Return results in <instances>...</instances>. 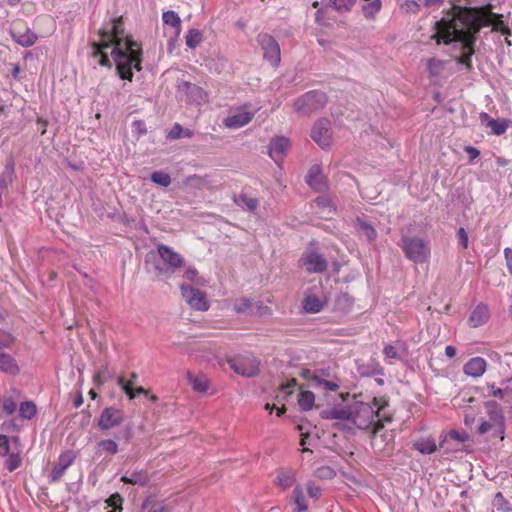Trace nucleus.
I'll return each mask as SVG.
<instances>
[{
  "mask_svg": "<svg viewBox=\"0 0 512 512\" xmlns=\"http://www.w3.org/2000/svg\"><path fill=\"white\" fill-rule=\"evenodd\" d=\"M455 60L458 64L463 65L465 70H467L468 72L472 71L473 65L471 55L462 52V54L460 56H457Z\"/></svg>",
  "mask_w": 512,
  "mask_h": 512,
  "instance_id": "obj_57",
  "label": "nucleus"
},
{
  "mask_svg": "<svg viewBox=\"0 0 512 512\" xmlns=\"http://www.w3.org/2000/svg\"><path fill=\"white\" fill-rule=\"evenodd\" d=\"M0 372L10 376H16L20 373V366L16 359L3 351H0Z\"/></svg>",
  "mask_w": 512,
  "mask_h": 512,
  "instance_id": "obj_24",
  "label": "nucleus"
},
{
  "mask_svg": "<svg viewBox=\"0 0 512 512\" xmlns=\"http://www.w3.org/2000/svg\"><path fill=\"white\" fill-rule=\"evenodd\" d=\"M310 137L322 149H329L332 145L331 121L325 117L316 120L311 128Z\"/></svg>",
  "mask_w": 512,
  "mask_h": 512,
  "instance_id": "obj_10",
  "label": "nucleus"
},
{
  "mask_svg": "<svg viewBox=\"0 0 512 512\" xmlns=\"http://www.w3.org/2000/svg\"><path fill=\"white\" fill-rule=\"evenodd\" d=\"M177 94L188 104L201 105L207 101V93L200 86L189 81L181 80L177 83Z\"/></svg>",
  "mask_w": 512,
  "mask_h": 512,
  "instance_id": "obj_9",
  "label": "nucleus"
},
{
  "mask_svg": "<svg viewBox=\"0 0 512 512\" xmlns=\"http://www.w3.org/2000/svg\"><path fill=\"white\" fill-rule=\"evenodd\" d=\"M111 56L115 64V71L118 77L129 82L133 81V69L140 72L142 70L143 51L127 52L123 49L120 42L116 43L111 51Z\"/></svg>",
  "mask_w": 512,
  "mask_h": 512,
  "instance_id": "obj_2",
  "label": "nucleus"
},
{
  "mask_svg": "<svg viewBox=\"0 0 512 512\" xmlns=\"http://www.w3.org/2000/svg\"><path fill=\"white\" fill-rule=\"evenodd\" d=\"M112 378H113V374L109 371L108 365L104 364L94 374L93 382L99 387V386L103 385L106 381H108Z\"/></svg>",
  "mask_w": 512,
  "mask_h": 512,
  "instance_id": "obj_44",
  "label": "nucleus"
},
{
  "mask_svg": "<svg viewBox=\"0 0 512 512\" xmlns=\"http://www.w3.org/2000/svg\"><path fill=\"white\" fill-rule=\"evenodd\" d=\"M296 482L295 471L292 469H278L275 484L283 490H286Z\"/></svg>",
  "mask_w": 512,
  "mask_h": 512,
  "instance_id": "obj_26",
  "label": "nucleus"
},
{
  "mask_svg": "<svg viewBox=\"0 0 512 512\" xmlns=\"http://www.w3.org/2000/svg\"><path fill=\"white\" fill-rule=\"evenodd\" d=\"M319 416L323 420H341L350 423V404L347 406L334 405L332 407H326L320 410Z\"/></svg>",
  "mask_w": 512,
  "mask_h": 512,
  "instance_id": "obj_17",
  "label": "nucleus"
},
{
  "mask_svg": "<svg viewBox=\"0 0 512 512\" xmlns=\"http://www.w3.org/2000/svg\"><path fill=\"white\" fill-rule=\"evenodd\" d=\"M189 382L192 388L197 392H206L208 389V380L206 377L201 376H193L189 374L188 376Z\"/></svg>",
  "mask_w": 512,
  "mask_h": 512,
  "instance_id": "obj_51",
  "label": "nucleus"
},
{
  "mask_svg": "<svg viewBox=\"0 0 512 512\" xmlns=\"http://www.w3.org/2000/svg\"><path fill=\"white\" fill-rule=\"evenodd\" d=\"M492 432L491 436L496 438V437H499L501 440L504 439V434H499L498 433V428L496 426H494V422L491 421V420H482L478 429H477V432L479 435H483L487 432Z\"/></svg>",
  "mask_w": 512,
  "mask_h": 512,
  "instance_id": "obj_41",
  "label": "nucleus"
},
{
  "mask_svg": "<svg viewBox=\"0 0 512 512\" xmlns=\"http://www.w3.org/2000/svg\"><path fill=\"white\" fill-rule=\"evenodd\" d=\"M122 47L125 51L131 53L136 52V50H142L141 45L132 39V37H126L123 39Z\"/></svg>",
  "mask_w": 512,
  "mask_h": 512,
  "instance_id": "obj_56",
  "label": "nucleus"
},
{
  "mask_svg": "<svg viewBox=\"0 0 512 512\" xmlns=\"http://www.w3.org/2000/svg\"><path fill=\"white\" fill-rule=\"evenodd\" d=\"M111 46V42L110 41H100V42H93L92 43V47H93V50H94V55L95 56H100V59H99V65L100 66H103V67H108V68H111L112 67V62L110 61L109 59V56L107 53L104 52V50L108 49L109 47Z\"/></svg>",
  "mask_w": 512,
  "mask_h": 512,
  "instance_id": "obj_27",
  "label": "nucleus"
},
{
  "mask_svg": "<svg viewBox=\"0 0 512 512\" xmlns=\"http://www.w3.org/2000/svg\"><path fill=\"white\" fill-rule=\"evenodd\" d=\"M157 255L160 259H163L168 264V267L175 273L177 269L184 266V258L174 251L171 247L165 244H159L157 246Z\"/></svg>",
  "mask_w": 512,
  "mask_h": 512,
  "instance_id": "obj_14",
  "label": "nucleus"
},
{
  "mask_svg": "<svg viewBox=\"0 0 512 512\" xmlns=\"http://www.w3.org/2000/svg\"><path fill=\"white\" fill-rule=\"evenodd\" d=\"M300 261L309 273H323L328 267L325 257L315 251L305 252Z\"/></svg>",
  "mask_w": 512,
  "mask_h": 512,
  "instance_id": "obj_13",
  "label": "nucleus"
},
{
  "mask_svg": "<svg viewBox=\"0 0 512 512\" xmlns=\"http://www.w3.org/2000/svg\"><path fill=\"white\" fill-rule=\"evenodd\" d=\"M353 226L359 234L366 237L369 243H373L376 240L378 236L377 231L365 216H356L353 221Z\"/></svg>",
  "mask_w": 512,
  "mask_h": 512,
  "instance_id": "obj_20",
  "label": "nucleus"
},
{
  "mask_svg": "<svg viewBox=\"0 0 512 512\" xmlns=\"http://www.w3.org/2000/svg\"><path fill=\"white\" fill-rule=\"evenodd\" d=\"M123 501V497L118 492H116L108 497L106 503L109 507H112L115 510H123Z\"/></svg>",
  "mask_w": 512,
  "mask_h": 512,
  "instance_id": "obj_54",
  "label": "nucleus"
},
{
  "mask_svg": "<svg viewBox=\"0 0 512 512\" xmlns=\"http://www.w3.org/2000/svg\"><path fill=\"white\" fill-rule=\"evenodd\" d=\"M487 410L489 420L494 422V426L498 428L499 434H505V417L499 404L494 400H489L484 403Z\"/></svg>",
  "mask_w": 512,
  "mask_h": 512,
  "instance_id": "obj_19",
  "label": "nucleus"
},
{
  "mask_svg": "<svg viewBox=\"0 0 512 512\" xmlns=\"http://www.w3.org/2000/svg\"><path fill=\"white\" fill-rule=\"evenodd\" d=\"M490 318V310L485 303H479L470 313L468 325L472 328H478Z\"/></svg>",
  "mask_w": 512,
  "mask_h": 512,
  "instance_id": "obj_21",
  "label": "nucleus"
},
{
  "mask_svg": "<svg viewBox=\"0 0 512 512\" xmlns=\"http://www.w3.org/2000/svg\"><path fill=\"white\" fill-rule=\"evenodd\" d=\"M133 131L137 134L138 137L144 136L147 134L146 124L143 120H134L132 122Z\"/></svg>",
  "mask_w": 512,
  "mask_h": 512,
  "instance_id": "obj_60",
  "label": "nucleus"
},
{
  "mask_svg": "<svg viewBox=\"0 0 512 512\" xmlns=\"http://www.w3.org/2000/svg\"><path fill=\"white\" fill-rule=\"evenodd\" d=\"M234 310L237 313H247V314L253 315L254 311H253L252 299L247 298V297H242V298L238 299L234 306Z\"/></svg>",
  "mask_w": 512,
  "mask_h": 512,
  "instance_id": "obj_49",
  "label": "nucleus"
},
{
  "mask_svg": "<svg viewBox=\"0 0 512 512\" xmlns=\"http://www.w3.org/2000/svg\"><path fill=\"white\" fill-rule=\"evenodd\" d=\"M290 147V141L288 138L284 136H277L271 139L270 144L268 146V152L270 157L276 162H280L283 160L285 154L287 153Z\"/></svg>",
  "mask_w": 512,
  "mask_h": 512,
  "instance_id": "obj_18",
  "label": "nucleus"
},
{
  "mask_svg": "<svg viewBox=\"0 0 512 512\" xmlns=\"http://www.w3.org/2000/svg\"><path fill=\"white\" fill-rule=\"evenodd\" d=\"M186 45L189 48H196L203 40L202 33L197 29H190L186 35Z\"/></svg>",
  "mask_w": 512,
  "mask_h": 512,
  "instance_id": "obj_50",
  "label": "nucleus"
},
{
  "mask_svg": "<svg viewBox=\"0 0 512 512\" xmlns=\"http://www.w3.org/2000/svg\"><path fill=\"white\" fill-rule=\"evenodd\" d=\"M328 97L321 90H311L296 98L293 107L301 115L308 116L325 107Z\"/></svg>",
  "mask_w": 512,
  "mask_h": 512,
  "instance_id": "obj_5",
  "label": "nucleus"
},
{
  "mask_svg": "<svg viewBox=\"0 0 512 512\" xmlns=\"http://www.w3.org/2000/svg\"><path fill=\"white\" fill-rule=\"evenodd\" d=\"M447 437L460 443H464L469 440V435L466 432H460L455 429L449 431Z\"/></svg>",
  "mask_w": 512,
  "mask_h": 512,
  "instance_id": "obj_59",
  "label": "nucleus"
},
{
  "mask_svg": "<svg viewBox=\"0 0 512 512\" xmlns=\"http://www.w3.org/2000/svg\"><path fill=\"white\" fill-rule=\"evenodd\" d=\"M123 420L124 413L122 410L115 407H106L102 410L97 425L100 430L108 431L119 426Z\"/></svg>",
  "mask_w": 512,
  "mask_h": 512,
  "instance_id": "obj_12",
  "label": "nucleus"
},
{
  "mask_svg": "<svg viewBox=\"0 0 512 512\" xmlns=\"http://www.w3.org/2000/svg\"><path fill=\"white\" fill-rule=\"evenodd\" d=\"M412 449L418 451L423 455H429L437 450V445L433 439L420 438L413 442Z\"/></svg>",
  "mask_w": 512,
  "mask_h": 512,
  "instance_id": "obj_33",
  "label": "nucleus"
},
{
  "mask_svg": "<svg viewBox=\"0 0 512 512\" xmlns=\"http://www.w3.org/2000/svg\"><path fill=\"white\" fill-rule=\"evenodd\" d=\"M487 368V362L482 357H473L469 359L463 367V371L467 376L474 378L482 376Z\"/></svg>",
  "mask_w": 512,
  "mask_h": 512,
  "instance_id": "obj_23",
  "label": "nucleus"
},
{
  "mask_svg": "<svg viewBox=\"0 0 512 512\" xmlns=\"http://www.w3.org/2000/svg\"><path fill=\"white\" fill-rule=\"evenodd\" d=\"M317 383L323 387V389L328 391H336L339 388V385L333 381L325 380V379H319L318 377L315 378Z\"/></svg>",
  "mask_w": 512,
  "mask_h": 512,
  "instance_id": "obj_63",
  "label": "nucleus"
},
{
  "mask_svg": "<svg viewBox=\"0 0 512 512\" xmlns=\"http://www.w3.org/2000/svg\"><path fill=\"white\" fill-rule=\"evenodd\" d=\"M10 35L12 39L22 47H30L34 45L38 39L37 35L30 28H27L24 33H16L10 30Z\"/></svg>",
  "mask_w": 512,
  "mask_h": 512,
  "instance_id": "obj_28",
  "label": "nucleus"
},
{
  "mask_svg": "<svg viewBox=\"0 0 512 512\" xmlns=\"http://www.w3.org/2000/svg\"><path fill=\"white\" fill-rule=\"evenodd\" d=\"M382 6L381 0L369 1L366 5H363L362 11L367 19H374L375 15L380 11Z\"/></svg>",
  "mask_w": 512,
  "mask_h": 512,
  "instance_id": "obj_48",
  "label": "nucleus"
},
{
  "mask_svg": "<svg viewBox=\"0 0 512 512\" xmlns=\"http://www.w3.org/2000/svg\"><path fill=\"white\" fill-rule=\"evenodd\" d=\"M357 371L362 377L384 374L383 367H381L375 359H370L367 364H358Z\"/></svg>",
  "mask_w": 512,
  "mask_h": 512,
  "instance_id": "obj_29",
  "label": "nucleus"
},
{
  "mask_svg": "<svg viewBox=\"0 0 512 512\" xmlns=\"http://www.w3.org/2000/svg\"><path fill=\"white\" fill-rule=\"evenodd\" d=\"M398 245L402 249L404 256L416 264L426 262L430 256L429 242L422 238L403 235Z\"/></svg>",
  "mask_w": 512,
  "mask_h": 512,
  "instance_id": "obj_4",
  "label": "nucleus"
},
{
  "mask_svg": "<svg viewBox=\"0 0 512 512\" xmlns=\"http://www.w3.org/2000/svg\"><path fill=\"white\" fill-rule=\"evenodd\" d=\"M323 305V302L316 295H308L303 300V309L308 313L320 312Z\"/></svg>",
  "mask_w": 512,
  "mask_h": 512,
  "instance_id": "obj_38",
  "label": "nucleus"
},
{
  "mask_svg": "<svg viewBox=\"0 0 512 512\" xmlns=\"http://www.w3.org/2000/svg\"><path fill=\"white\" fill-rule=\"evenodd\" d=\"M184 278L187 279L188 281L190 282H193V283H196V284H199V277H198V271L193 268V267H189L185 273H184Z\"/></svg>",
  "mask_w": 512,
  "mask_h": 512,
  "instance_id": "obj_64",
  "label": "nucleus"
},
{
  "mask_svg": "<svg viewBox=\"0 0 512 512\" xmlns=\"http://www.w3.org/2000/svg\"><path fill=\"white\" fill-rule=\"evenodd\" d=\"M162 20L164 24L174 27L177 30V33H179L181 27V19L175 11H165L162 15Z\"/></svg>",
  "mask_w": 512,
  "mask_h": 512,
  "instance_id": "obj_46",
  "label": "nucleus"
},
{
  "mask_svg": "<svg viewBox=\"0 0 512 512\" xmlns=\"http://www.w3.org/2000/svg\"><path fill=\"white\" fill-rule=\"evenodd\" d=\"M5 460L4 466L9 472H13L22 465V457L20 452L9 453Z\"/></svg>",
  "mask_w": 512,
  "mask_h": 512,
  "instance_id": "obj_45",
  "label": "nucleus"
},
{
  "mask_svg": "<svg viewBox=\"0 0 512 512\" xmlns=\"http://www.w3.org/2000/svg\"><path fill=\"white\" fill-rule=\"evenodd\" d=\"M253 118L250 112H240L225 119V125L229 128H240L247 125Z\"/></svg>",
  "mask_w": 512,
  "mask_h": 512,
  "instance_id": "obj_31",
  "label": "nucleus"
},
{
  "mask_svg": "<svg viewBox=\"0 0 512 512\" xmlns=\"http://www.w3.org/2000/svg\"><path fill=\"white\" fill-rule=\"evenodd\" d=\"M17 409V403L11 397L2 400V410L6 415H12Z\"/></svg>",
  "mask_w": 512,
  "mask_h": 512,
  "instance_id": "obj_55",
  "label": "nucleus"
},
{
  "mask_svg": "<svg viewBox=\"0 0 512 512\" xmlns=\"http://www.w3.org/2000/svg\"><path fill=\"white\" fill-rule=\"evenodd\" d=\"M180 291L182 297L192 308L199 311H206L209 309V304L204 292L187 284H181Z\"/></svg>",
  "mask_w": 512,
  "mask_h": 512,
  "instance_id": "obj_11",
  "label": "nucleus"
},
{
  "mask_svg": "<svg viewBox=\"0 0 512 512\" xmlns=\"http://www.w3.org/2000/svg\"><path fill=\"white\" fill-rule=\"evenodd\" d=\"M37 414V407L33 401H24L19 406V415L23 419L30 420Z\"/></svg>",
  "mask_w": 512,
  "mask_h": 512,
  "instance_id": "obj_40",
  "label": "nucleus"
},
{
  "mask_svg": "<svg viewBox=\"0 0 512 512\" xmlns=\"http://www.w3.org/2000/svg\"><path fill=\"white\" fill-rule=\"evenodd\" d=\"M291 499L295 505L292 512H306L308 505L306 503L305 495L301 486L297 485L291 495Z\"/></svg>",
  "mask_w": 512,
  "mask_h": 512,
  "instance_id": "obj_34",
  "label": "nucleus"
},
{
  "mask_svg": "<svg viewBox=\"0 0 512 512\" xmlns=\"http://www.w3.org/2000/svg\"><path fill=\"white\" fill-rule=\"evenodd\" d=\"M460 0H449L451 7L444 10L447 17H442L434 23L435 33L431 39L437 44L451 45L453 42H461L462 52L473 56L475 53V39L467 38L464 28L475 30L481 27V8L472 6H461Z\"/></svg>",
  "mask_w": 512,
  "mask_h": 512,
  "instance_id": "obj_1",
  "label": "nucleus"
},
{
  "mask_svg": "<svg viewBox=\"0 0 512 512\" xmlns=\"http://www.w3.org/2000/svg\"><path fill=\"white\" fill-rule=\"evenodd\" d=\"M458 243L463 249L468 248V233L465 228L460 227L457 230Z\"/></svg>",
  "mask_w": 512,
  "mask_h": 512,
  "instance_id": "obj_62",
  "label": "nucleus"
},
{
  "mask_svg": "<svg viewBox=\"0 0 512 512\" xmlns=\"http://www.w3.org/2000/svg\"><path fill=\"white\" fill-rule=\"evenodd\" d=\"M120 480L125 484L139 485L143 487L147 485L149 477L144 471H134L130 476L123 475Z\"/></svg>",
  "mask_w": 512,
  "mask_h": 512,
  "instance_id": "obj_36",
  "label": "nucleus"
},
{
  "mask_svg": "<svg viewBox=\"0 0 512 512\" xmlns=\"http://www.w3.org/2000/svg\"><path fill=\"white\" fill-rule=\"evenodd\" d=\"M256 40L263 50V58L273 67H277L281 61V52L276 39L268 33H259Z\"/></svg>",
  "mask_w": 512,
  "mask_h": 512,
  "instance_id": "obj_8",
  "label": "nucleus"
},
{
  "mask_svg": "<svg viewBox=\"0 0 512 512\" xmlns=\"http://www.w3.org/2000/svg\"><path fill=\"white\" fill-rule=\"evenodd\" d=\"M99 36L102 41H110L111 45L115 46L116 43L120 42L122 44L124 37V27H123V19L122 17H118L112 20L111 28L109 30L101 29L99 31Z\"/></svg>",
  "mask_w": 512,
  "mask_h": 512,
  "instance_id": "obj_15",
  "label": "nucleus"
},
{
  "mask_svg": "<svg viewBox=\"0 0 512 512\" xmlns=\"http://www.w3.org/2000/svg\"><path fill=\"white\" fill-rule=\"evenodd\" d=\"M75 455L72 451H67L65 453H62L58 461L54 464L51 473L49 475L50 482H57L59 481L62 476L64 475L66 469L72 465L74 462Z\"/></svg>",
  "mask_w": 512,
  "mask_h": 512,
  "instance_id": "obj_16",
  "label": "nucleus"
},
{
  "mask_svg": "<svg viewBox=\"0 0 512 512\" xmlns=\"http://www.w3.org/2000/svg\"><path fill=\"white\" fill-rule=\"evenodd\" d=\"M234 202L241 208L246 209L249 212H254L259 201L255 197H249L246 193H240L238 196H234Z\"/></svg>",
  "mask_w": 512,
  "mask_h": 512,
  "instance_id": "obj_35",
  "label": "nucleus"
},
{
  "mask_svg": "<svg viewBox=\"0 0 512 512\" xmlns=\"http://www.w3.org/2000/svg\"><path fill=\"white\" fill-rule=\"evenodd\" d=\"M479 119L481 124L489 127L491 129L492 134L497 136L504 134L508 128L509 120L491 118L486 112H481L479 114Z\"/></svg>",
  "mask_w": 512,
  "mask_h": 512,
  "instance_id": "obj_22",
  "label": "nucleus"
},
{
  "mask_svg": "<svg viewBox=\"0 0 512 512\" xmlns=\"http://www.w3.org/2000/svg\"><path fill=\"white\" fill-rule=\"evenodd\" d=\"M356 0H329V5L339 13L349 12L355 5Z\"/></svg>",
  "mask_w": 512,
  "mask_h": 512,
  "instance_id": "obj_52",
  "label": "nucleus"
},
{
  "mask_svg": "<svg viewBox=\"0 0 512 512\" xmlns=\"http://www.w3.org/2000/svg\"><path fill=\"white\" fill-rule=\"evenodd\" d=\"M10 453V438L7 435L0 434V456L5 457Z\"/></svg>",
  "mask_w": 512,
  "mask_h": 512,
  "instance_id": "obj_58",
  "label": "nucleus"
},
{
  "mask_svg": "<svg viewBox=\"0 0 512 512\" xmlns=\"http://www.w3.org/2000/svg\"><path fill=\"white\" fill-rule=\"evenodd\" d=\"M96 453L107 452L110 455H114L118 452V444L113 439H104L97 443Z\"/></svg>",
  "mask_w": 512,
  "mask_h": 512,
  "instance_id": "obj_43",
  "label": "nucleus"
},
{
  "mask_svg": "<svg viewBox=\"0 0 512 512\" xmlns=\"http://www.w3.org/2000/svg\"><path fill=\"white\" fill-rule=\"evenodd\" d=\"M14 175H15V158L12 154H10L6 160L5 169L3 171V174L0 176L4 177L8 183H11L13 181Z\"/></svg>",
  "mask_w": 512,
  "mask_h": 512,
  "instance_id": "obj_53",
  "label": "nucleus"
},
{
  "mask_svg": "<svg viewBox=\"0 0 512 512\" xmlns=\"http://www.w3.org/2000/svg\"><path fill=\"white\" fill-rule=\"evenodd\" d=\"M193 132L190 129H184L180 124L175 123L169 131L167 137L169 139L191 138Z\"/></svg>",
  "mask_w": 512,
  "mask_h": 512,
  "instance_id": "obj_42",
  "label": "nucleus"
},
{
  "mask_svg": "<svg viewBox=\"0 0 512 512\" xmlns=\"http://www.w3.org/2000/svg\"><path fill=\"white\" fill-rule=\"evenodd\" d=\"M492 505L498 512H512V497L508 499L502 492H497L492 500Z\"/></svg>",
  "mask_w": 512,
  "mask_h": 512,
  "instance_id": "obj_37",
  "label": "nucleus"
},
{
  "mask_svg": "<svg viewBox=\"0 0 512 512\" xmlns=\"http://www.w3.org/2000/svg\"><path fill=\"white\" fill-rule=\"evenodd\" d=\"M150 180L161 187H168L171 184V177L167 172L162 170L155 171L151 174Z\"/></svg>",
  "mask_w": 512,
  "mask_h": 512,
  "instance_id": "obj_47",
  "label": "nucleus"
},
{
  "mask_svg": "<svg viewBox=\"0 0 512 512\" xmlns=\"http://www.w3.org/2000/svg\"><path fill=\"white\" fill-rule=\"evenodd\" d=\"M138 512H170V509L164 501H158L149 495L143 500Z\"/></svg>",
  "mask_w": 512,
  "mask_h": 512,
  "instance_id": "obj_25",
  "label": "nucleus"
},
{
  "mask_svg": "<svg viewBox=\"0 0 512 512\" xmlns=\"http://www.w3.org/2000/svg\"><path fill=\"white\" fill-rule=\"evenodd\" d=\"M1 429L6 432H18L20 431V425L16 420L10 419L2 423Z\"/></svg>",
  "mask_w": 512,
  "mask_h": 512,
  "instance_id": "obj_61",
  "label": "nucleus"
},
{
  "mask_svg": "<svg viewBox=\"0 0 512 512\" xmlns=\"http://www.w3.org/2000/svg\"><path fill=\"white\" fill-rule=\"evenodd\" d=\"M306 183L313 189H318L324 184V176L321 167L317 164L312 165L306 175Z\"/></svg>",
  "mask_w": 512,
  "mask_h": 512,
  "instance_id": "obj_30",
  "label": "nucleus"
},
{
  "mask_svg": "<svg viewBox=\"0 0 512 512\" xmlns=\"http://www.w3.org/2000/svg\"><path fill=\"white\" fill-rule=\"evenodd\" d=\"M350 411V424L336 422L333 427L346 433H353L352 426L360 430H367L374 423V418L378 416V412L373 409V406L363 401L356 400L350 404Z\"/></svg>",
  "mask_w": 512,
  "mask_h": 512,
  "instance_id": "obj_3",
  "label": "nucleus"
},
{
  "mask_svg": "<svg viewBox=\"0 0 512 512\" xmlns=\"http://www.w3.org/2000/svg\"><path fill=\"white\" fill-rule=\"evenodd\" d=\"M144 264L146 272L151 274L156 281H167L175 274L154 251L145 255Z\"/></svg>",
  "mask_w": 512,
  "mask_h": 512,
  "instance_id": "obj_7",
  "label": "nucleus"
},
{
  "mask_svg": "<svg viewBox=\"0 0 512 512\" xmlns=\"http://www.w3.org/2000/svg\"><path fill=\"white\" fill-rule=\"evenodd\" d=\"M315 395L313 392L306 390L298 394V405L302 411H309L313 408Z\"/></svg>",
  "mask_w": 512,
  "mask_h": 512,
  "instance_id": "obj_39",
  "label": "nucleus"
},
{
  "mask_svg": "<svg viewBox=\"0 0 512 512\" xmlns=\"http://www.w3.org/2000/svg\"><path fill=\"white\" fill-rule=\"evenodd\" d=\"M117 384L121 387L123 392L128 396L130 400L135 399L138 395L148 396V391L142 386L133 388L132 383H126V380L123 376H120L117 380Z\"/></svg>",
  "mask_w": 512,
  "mask_h": 512,
  "instance_id": "obj_32",
  "label": "nucleus"
},
{
  "mask_svg": "<svg viewBox=\"0 0 512 512\" xmlns=\"http://www.w3.org/2000/svg\"><path fill=\"white\" fill-rule=\"evenodd\" d=\"M227 363L236 374L246 378H254L260 373V361L250 353L229 357Z\"/></svg>",
  "mask_w": 512,
  "mask_h": 512,
  "instance_id": "obj_6",
  "label": "nucleus"
}]
</instances>
